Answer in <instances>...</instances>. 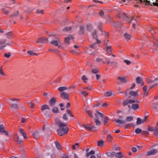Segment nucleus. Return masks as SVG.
<instances>
[{
	"label": "nucleus",
	"instance_id": "obj_36",
	"mask_svg": "<svg viewBox=\"0 0 158 158\" xmlns=\"http://www.w3.org/2000/svg\"><path fill=\"white\" fill-rule=\"evenodd\" d=\"M5 127L3 125H1L0 126V131L2 133L5 131Z\"/></svg>",
	"mask_w": 158,
	"mask_h": 158
},
{
	"label": "nucleus",
	"instance_id": "obj_53",
	"mask_svg": "<svg viewBox=\"0 0 158 158\" xmlns=\"http://www.w3.org/2000/svg\"><path fill=\"white\" fill-rule=\"evenodd\" d=\"M95 153V152L94 150H92L89 153H88L86 155L87 157H88L90 155L94 154Z\"/></svg>",
	"mask_w": 158,
	"mask_h": 158
},
{
	"label": "nucleus",
	"instance_id": "obj_10",
	"mask_svg": "<svg viewBox=\"0 0 158 158\" xmlns=\"http://www.w3.org/2000/svg\"><path fill=\"white\" fill-rule=\"evenodd\" d=\"M136 83L138 84H140L141 85H143V82L142 78L140 77H138L136 78Z\"/></svg>",
	"mask_w": 158,
	"mask_h": 158
},
{
	"label": "nucleus",
	"instance_id": "obj_57",
	"mask_svg": "<svg viewBox=\"0 0 158 158\" xmlns=\"http://www.w3.org/2000/svg\"><path fill=\"white\" fill-rule=\"evenodd\" d=\"M81 94L84 96H86L88 95V93L86 91H82L81 92Z\"/></svg>",
	"mask_w": 158,
	"mask_h": 158
},
{
	"label": "nucleus",
	"instance_id": "obj_20",
	"mask_svg": "<svg viewBox=\"0 0 158 158\" xmlns=\"http://www.w3.org/2000/svg\"><path fill=\"white\" fill-rule=\"evenodd\" d=\"M115 122L118 123V126L121 127V126H120L119 125L120 124H122L126 123V121L125 120H119V119H116L115 120Z\"/></svg>",
	"mask_w": 158,
	"mask_h": 158
},
{
	"label": "nucleus",
	"instance_id": "obj_42",
	"mask_svg": "<svg viewBox=\"0 0 158 158\" xmlns=\"http://www.w3.org/2000/svg\"><path fill=\"white\" fill-rule=\"evenodd\" d=\"M129 104L128 100L126 99L124 100L122 103L123 105V106H125Z\"/></svg>",
	"mask_w": 158,
	"mask_h": 158
},
{
	"label": "nucleus",
	"instance_id": "obj_9",
	"mask_svg": "<svg viewBox=\"0 0 158 158\" xmlns=\"http://www.w3.org/2000/svg\"><path fill=\"white\" fill-rule=\"evenodd\" d=\"M60 96L61 98L64 99L69 100V94L65 92L61 93L60 94Z\"/></svg>",
	"mask_w": 158,
	"mask_h": 158
},
{
	"label": "nucleus",
	"instance_id": "obj_63",
	"mask_svg": "<svg viewBox=\"0 0 158 158\" xmlns=\"http://www.w3.org/2000/svg\"><path fill=\"white\" fill-rule=\"evenodd\" d=\"M91 129H92L91 131H95L97 130V128L94 126H92Z\"/></svg>",
	"mask_w": 158,
	"mask_h": 158
},
{
	"label": "nucleus",
	"instance_id": "obj_40",
	"mask_svg": "<svg viewBox=\"0 0 158 158\" xmlns=\"http://www.w3.org/2000/svg\"><path fill=\"white\" fill-rule=\"evenodd\" d=\"M2 10L3 13L5 15H7L9 13V10H6L5 8H3L2 9Z\"/></svg>",
	"mask_w": 158,
	"mask_h": 158
},
{
	"label": "nucleus",
	"instance_id": "obj_24",
	"mask_svg": "<svg viewBox=\"0 0 158 158\" xmlns=\"http://www.w3.org/2000/svg\"><path fill=\"white\" fill-rule=\"evenodd\" d=\"M67 89L68 88L66 86H61L58 88V90L60 92H62Z\"/></svg>",
	"mask_w": 158,
	"mask_h": 158
},
{
	"label": "nucleus",
	"instance_id": "obj_15",
	"mask_svg": "<svg viewBox=\"0 0 158 158\" xmlns=\"http://www.w3.org/2000/svg\"><path fill=\"white\" fill-rule=\"evenodd\" d=\"M85 27L82 26H81L80 27V29L78 31V33L80 35H83L84 33Z\"/></svg>",
	"mask_w": 158,
	"mask_h": 158
},
{
	"label": "nucleus",
	"instance_id": "obj_45",
	"mask_svg": "<svg viewBox=\"0 0 158 158\" xmlns=\"http://www.w3.org/2000/svg\"><path fill=\"white\" fill-rule=\"evenodd\" d=\"M72 27H64L63 29V30L64 31H68L71 30L72 29Z\"/></svg>",
	"mask_w": 158,
	"mask_h": 158
},
{
	"label": "nucleus",
	"instance_id": "obj_3",
	"mask_svg": "<svg viewBox=\"0 0 158 158\" xmlns=\"http://www.w3.org/2000/svg\"><path fill=\"white\" fill-rule=\"evenodd\" d=\"M119 17H122L124 19L127 21L129 23H130L133 19V18L131 17V18L127 16L126 14L124 13H120L119 16Z\"/></svg>",
	"mask_w": 158,
	"mask_h": 158
},
{
	"label": "nucleus",
	"instance_id": "obj_52",
	"mask_svg": "<svg viewBox=\"0 0 158 158\" xmlns=\"http://www.w3.org/2000/svg\"><path fill=\"white\" fill-rule=\"evenodd\" d=\"M11 56V53L10 52H8L7 53H5L4 54V57L9 58Z\"/></svg>",
	"mask_w": 158,
	"mask_h": 158
},
{
	"label": "nucleus",
	"instance_id": "obj_41",
	"mask_svg": "<svg viewBox=\"0 0 158 158\" xmlns=\"http://www.w3.org/2000/svg\"><path fill=\"white\" fill-rule=\"evenodd\" d=\"M105 60L106 61L107 64L108 65L110 64H113L114 63L113 61H111L110 60H108L107 59H105Z\"/></svg>",
	"mask_w": 158,
	"mask_h": 158
},
{
	"label": "nucleus",
	"instance_id": "obj_51",
	"mask_svg": "<svg viewBox=\"0 0 158 158\" xmlns=\"http://www.w3.org/2000/svg\"><path fill=\"white\" fill-rule=\"evenodd\" d=\"M78 145V143H76L75 145H73L72 148L73 149H75L76 148H79Z\"/></svg>",
	"mask_w": 158,
	"mask_h": 158
},
{
	"label": "nucleus",
	"instance_id": "obj_1",
	"mask_svg": "<svg viewBox=\"0 0 158 158\" xmlns=\"http://www.w3.org/2000/svg\"><path fill=\"white\" fill-rule=\"evenodd\" d=\"M59 128L57 130L58 134L60 136L66 134L69 130V127H66L67 124L60 122L59 123Z\"/></svg>",
	"mask_w": 158,
	"mask_h": 158
},
{
	"label": "nucleus",
	"instance_id": "obj_44",
	"mask_svg": "<svg viewBox=\"0 0 158 158\" xmlns=\"http://www.w3.org/2000/svg\"><path fill=\"white\" fill-rule=\"evenodd\" d=\"M154 135L156 136H158V127H156L154 132Z\"/></svg>",
	"mask_w": 158,
	"mask_h": 158
},
{
	"label": "nucleus",
	"instance_id": "obj_47",
	"mask_svg": "<svg viewBox=\"0 0 158 158\" xmlns=\"http://www.w3.org/2000/svg\"><path fill=\"white\" fill-rule=\"evenodd\" d=\"M136 124L139 125L140 124L142 123V120L139 118H137V122H136Z\"/></svg>",
	"mask_w": 158,
	"mask_h": 158
},
{
	"label": "nucleus",
	"instance_id": "obj_26",
	"mask_svg": "<svg viewBox=\"0 0 158 158\" xmlns=\"http://www.w3.org/2000/svg\"><path fill=\"white\" fill-rule=\"evenodd\" d=\"M117 79L118 80H120L121 82L123 83H126L127 81L126 80V79L123 77H119L117 78Z\"/></svg>",
	"mask_w": 158,
	"mask_h": 158
},
{
	"label": "nucleus",
	"instance_id": "obj_55",
	"mask_svg": "<svg viewBox=\"0 0 158 158\" xmlns=\"http://www.w3.org/2000/svg\"><path fill=\"white\" fill-rule=\"evenodd\" d=\"M142 132V130L139 128H137L135 130V132L136 134H139Z\"/></svg>",
	"mask_w": 158,
	"mask_h": 158
},
{
	"label": "nucleus",
	"instance_id": "obj_23",
	"mask_svg": "<svg viewBox=\"0 0 158 158\" xmlns=\"http://www.w3.org/2000/svg\"><path fill=\"white\" fill-rule=\"evenodd\" d=\"M72 39H73V37L72 36H69L65 38V42L66 43L69 44L70 43L69 40Z\"/></svg>",
	"mask_w": 158,
	"mask_h": 158
},
{
	"label": "nucleus",
	"instance_id": "obj_35",
	"mask_svg": "<svg viewBox=\"0 0 158 158\" xmlns=\"http://www.w3.org/2000/svg\"><path fill=\"white\" fill-rule=\"evenodd\" d=\"M28 105L31 108H34V104L31 102H28Z\"/></svg>",
	"mask_w": 158,
	"mask_h": 158
},
{
	"label": "nucleus",
	"instance_id": "obj_61",
	"mask_svg": "<svg viewBox=\"0 0 158 158\" xmlns=\"http://www.w3.org/2000/svg\"><path fill=\"white\" fill-rule=\"evenodd\" d=\"M19 15V12L17 11L16 13H15L11 15H10V17L11 18H13L14 17L16 16H17Z\"/></svg>",
	"mask_w": 158,
	"mask_h": 158
},
{
	"label": "nucleus",
	"instance_id": "obj_46",
	"mask_svg": "<svg viewBox=\"0 0 158 158\" xmlns=\"http://www.w3.org/2000/svg\"><path fill=\"white\" fill-rule=\"evenodd\" d=\"M70 158H78V157L76 154L73 153L70 155Z\"/></svg>",
	"mask_w": 158,
	"mask_h": 158
},
{
	"label": "nucleus",
	"instance_id": "obj_31",
	"mask_svg": "<svg viewBox=\"0 0 158 158\" xmlns=\"http://www.w3.org/2000/svg\"><path fill=\"white\" fill-rule=\"evenodd\" d=\"M112 139V137L110 134H108L107 137V141L108 142H110Z\"/></svg>",
	"mask_w": 158,
	"mask_h": 158
},
{
	"label": "nucleus",
	"instance_id": "obj_32",
	"mask_svg": "<svg viewBox=\"0 0 158 158\" xmlns=\"http://www.w3.org/2000/svg\"><path fill=\"white\" fill-rule=\"evenodd\" d=\"M138 91L137 90L136 92H134L133 91L130 92L129 93L132 96H137V93L138 92Z\"/></svg>",
	"mask_w": 158,
	"mask_h": 158
},
{
	"label": "nucleus",
	"instance_id": "obj_2",
	"mask_svg": "<svg viewBox=\"0 0 158 158\" xmlns=\"http://www.w3.org/2000/svg\"><path fill=\"white\" fill-rule=\"evenodd\" d=\"M158 81V77L155 78L154 80H151L149 79H148L146 81L149 84V86L150 87V89H151L155 86L158 85V84L156 83Z\"/></svg>",
	"mask_w": 158,
	"mask_h": 158
},
{
	"label": "nucleus",
	"instance_id": "obj_7",
	"mask_svg": "<svg viewBox=\"0 0 158 158\" xmlns=\"http://www.w3.org/2000/svg\"><path fill=\"white\" fill-rule=\"evenodd\" d=\"M92 35L93 38L96 39L97 43H101L100 40H99L98 39V35L96 31L94 30L92 32Z\"/></svg>",
	"mask_w": 158,
	"mask_h": 158
},
{
	"label": "nucleus",
	"instance_id": "obj_58",
	"mask_svg": "<svg viewBox=\"0 0 158 158\" xmlns=\"http://www.w3.org/2000/svg\"><path fill=\"white\" fill-rule=\"evenodd\" d=\"M112 94V93L110 91H108L105 94V95L106 96L108 97L111 96Z\"/></svg>",
	"mask_w": 158,
	"mask_h": 158
},
{
	"label": "nucleus",
	"instance_id": "obj_27",
	"mask_svg": "<svg viewBox=\"0 0 158 158\" xmlns=\"http://www.w3.org/2000/svg\"><path fill=\"white\" fill-rule=\"evenodd\" d=\"M131 108L134 110H136L139 108V105L138 104H133L131 105Z\"/></svg>",
	"mask_w": 158,
	"mask_h": 158
},
{
	"label": "nucleus",
	"instance_id": "obj_64",
	"mask_svg": "<svg viewBox=\"0 0 158 158\" xmlns=\"http://www.w3.org/2000/svg\"><path fill=\"white\" fill-rule=\"evenodd\" d=\"M66 111L67 113L68 114H69L70 115V116L72 117H73V115L71 113L70 111L69 110H67Z\"/></svg>",
	"mask_w": 158,
	"mask_h": 158
},
{
	"label": "nucleus",
	"instance_id": "obj_38",
	"mask_svg": "<svg viewBox=\"0 0 158 158\" xmlns=\"http://www.w3.org/2000/svg\"><path fill=\"white\" fill-rule=\"evenodd\" d=\"M55 144L56 145V147L58 149H61V146L57 141L55 142Z\"/></svg>",
	"mask_w": 158,
	"mask_h": 158
},
{
	"label": "nucleus",
	"instance_id": "obj_62",
	"mask_svg": "<svg viewBox=\"0 0 158 158\" xmlns=\"http://www.w3.org/2000/svg\"><path fill=\"white\" fill-rule=\"evenodd\" d=\"M123 61L124 62H125L126 63V64L127 65L130 64L131 63V62L129 60H124Z\"/></svg>",
	"mask_w": 158,
	"mask_h": 158
},
{
	"label": "nucleus",
	"instance_id": "obj_25",
	"mask_svg": "<svg viewBox=\"0 0 158 158\" xmlns=\"http://www.w3.org/2000/svg\"><path fill=\"white\" fill-rule=\"evenodd\" d=\"M32 135L35 138H38L39 137V132L36 131L32 133Z\"/></svg>",
	"mask_w": 158,
	"mask_h": 158
},
{
	"label": "nucleus",
	"instance_id": "obj_56",
	"mask_svg": "<svg viewBox=\"0 0 158 158\" xmlns=\"http://www.w3.org/2000/svg\"><path fill=\"white\" fill-rule=\"evenodd\" d=\"M155 127L148 126V130L149 131H153L154 132Z\"/></svg>",
	"mask_w": 158,
	"mask_h": 158
},
{
	"label": "nucleus",
	"instance_id": "obj_12",
	"mask_svg": "<svg viewBox=\"0 0 158 158\" xmlns=\"http://www.w3.org/2000/svg\"><path fill=\"white\" fill-rule=\"evenodd\" d=\"M10 106L12 110L18 109L19 107L18 105L15 103H11L10 104Z\"/></svg>",
	"mask_w": 158,
	"mask_h": 158
},
{
	"label": "nucleus",
	"instance_id": "obj_54",
	"mask_svg": "<svg viewBox=\"0 0 158 158\" xmlns=\"http://www.w3.org/2000/svg\"><path fill=\"white\" fill-rule=\"evenodd\" d=\"M36 13L38 14H43L44 13V10H40L39 9H37L36 10Z\"/></svg>",
	"mask_w": 158,
	"mask_h": 158
},
{
	"label": "nucleus",
	"instance_id": "obj_50",
	"mask_svg": "<svg viewBox=\"0 0 158 158\" xmlns=\"http://www.w3.org/2000/svg\"><path fill=\"white\" fill-rule=\"evenodd\" d=\"M109 121L108 118L107 117H105L104 118V122L103 123L104 125H105L106 123H107Z\"/></svg>",
	"mask_w": 158,
	"mask_h": 158
},
{
	"label": "nucleus",
	"instance_id": "obj_17",
	"mask_svg": "<svg viewBox=\"0 0 158 158\" xmlns=\"http://www.w3.org/2000/svg\"><path fill=\"white\" fill-rule=\"evenodd\" d=\"M19 132L20 133H21L22 135L23 136V138L24 139H26L27 138V134L26 133L23 131V129L22 128H20L19 129Z\"/></svg>",
	"mask_w": 158,
	"mask_h": 158
},
{
	"label": "nucleus",
	"instance_id": "obj_48",
	"mask_svg": "<svg viewBox=\"0 0 158 158\" xmlns=\"http://www.w3.org/2000/svg\"><path fill=\"white\" fill-rule=\"evenodd\" d=\"M83 127H84L87 129L89 131H92V129H91V127L89 126L88 125L86 126L84 125H83Z\"/></svg>",
	"mask_w": 158,
	"mask_h": 158
},
{
	"label": "nucleus",
	"instance_id": "obj_34",
	"mask_svg": "<svg viewBox=\"0 0 158 158\" xmlns=\"http://www.w3.org/2000/svg\"><path fill=\"white\" fill-rule=\"evenodd\" d=\"M52 111L55 113H58L59 112L58 108L56 107H53L52 109Z\"/></svg>",
	"mask_w": 158,
	"mask_h": 158
},
{
	"label": "nucleus",
	"instance_id": "obj_30",
	"mask_svg": "<svg viewBox=\"0 0 158 158\" xmlns=\"http://www.w3.org/2000/svg\"><path fill=\"white\" fill-rule=\"evenodd\" d=\"M106 48L107 53L109 54H111L112 52V50L111 49V47L110 46H107Z\"/></svg>",
	"mask_w": 158,
	"mask_h": 158
},
{
	"label": "nucleus",
	"instance_id": "obj_60",
	"mask_svg": "<svg viewBox=\"0 0 158 158\" xmlns=\"http://www.w3.org/2000/svg\"><path fill=\"white\" fill-rule=\"evenodd\" d=\"M92 72L94 73H97L99 72V71L97 69H93L92 70Z\"/></svg>",
	"mask_w": 158,
	"mask_h": 158
},
{
	"label": "nucleus",
	"instance_id": "obj_37",
	"mask_svg": "<svg viewBox=\"0 0 158 158\" xmlns=\"http://www.w3.org/2000/svg\"><path fill=\"white\" fill-rule=\"evenodd\" d=\"M27 53L30 56H33L37 55L36 53L33 52V51L31 50L28 51L27 52Z\"/></svg>",
	"mask_w": 158,
	"mask_h": 158
},
{
	"label": "nucleus",
	"instance_id": "obj_28",
	"mask_svg": "<svg viewBox=\"0 0 158 158\" xmlns=\"http://www.w3.org/2000/svg\"><path fill=\"white\" fill-rule=\"evenodd\" d=\"M98 146L99 147H102L104 145V142L102 140H101L97 142Z\"/></svg>",
	"mask_w": 158,
	"mask_h": 158
},
{
	"label": "nucleus",
	"instance_id": "obj_16",
	"mask_svg": "<svg viewBox=\"0 0 158 158\" xmlns=\"http://www.w3.org/2000/svg\"><path fill=\"white\" fill-rule=\"evenodd\" d=\"M58 155L61 158H70V155L67 156L66 154L62 153H59Z\"/></svg>",
	"mask_w": 158,
	"mask_h": 158
},
{
	"label": "nucleus",
	"instance_id": "obj_21",
	"mask_svg": "<svg viewBox=\"0 0 158 158\" xmlns=\"http://www.w3.org/2000/svg\"><path fill=\"white\" fill-rule=\"evenodd\" d=\"M124 37L126 40H128L131 39V35L127 33H125L124 34Z\"/></svg>",
	"mask_w": 158,
	"mask_h": 158
},
{
	"label": "nucleus",
	"instance_id": "obj_5",
	"mask_svg": "<svg viewBox=\"0 0 158 158\" xmlns=\"http://www.w3.org/2000/svg\"><path fill=\"white\" fill-rule=\"evenodd\" d=\"M50 107L49 106L47 105H44L42 106L41 107V110L42 112L44 113V115H46L47 114V112L46 113L44 111L46 110H49Z\"/></svg>",
	"mask_w": 158,
	"mask_h": 158
},
{
	"label": "nucleus",
	"instance_id": "obj_11",
	"mask_svg": "<svg viewBox=\"0 0 158 158\" xmlns=\"http://www.w3.org/2000/svg\"><path fill=\"white\" fill-rule=\"evenodd\" d=\"M56 102V98H52L49 101L50 105L52 106L55 105Z\"/></svg>",
	"mask_w": 158,
	"mask_h": 158
},
{
	"label": "nucleus",
	"instance_id": "obj_59",
	"mask_svg": "<svg viewBox=\"0 0 158 158\" xmlns=\"http://www.w3.org/2000/svg\"><path fill=\"white\" fill-rule=\"evenodd\" d=\"M20 99L19 98H11L10 99V100L14 102L15 101H19L20 100Z\"/></svg>",
	"mask_w": 158,
	"mask_h": 158
},
{
	"label": "nucleus",
	"instance_id": "obj_13",
	"mask_svg": "<svg viewBox=\"0 0 158 158\" xmlns=\"http://www.w3.org/2000/svg\"><path fill=\"white\" fill-rule=\"evenodd\" d=\"M150 88L148 89V87L146 86H144L143 88V89L144 93V96H147L148 94V92L150 89Z\"/></svg>",
	"mask_w": 158,
	"mask_h": 158
},
{
	"label": "nucleus",
	"instance_id": "obj_8",
	"mask_svg": "<svg viewBox=\"0 0 158 158\" xmlns=\"http://www.w3.org/2000/svg\"><path fill=\"white\" fill-rule=\"evenodd\" d=\"M51 44L54 45L55 46H60V42L59 39L56 40H53L51 42Z\"/></svg>",
	"mask_w": 158,
	"mask_h": 158
},
{
	"label": "nucleus",
	"instance_id": "obj_19",
	"mask_svg": "<svg viewBox=\"0 0 158 158\" xmlns=\"http://www.w3.org/2000/svg\"><path fill=\"white\" fill-rule=\"evenodd\" d=\"M106 154L108 157L112 158L115 156V152H106Z\"/></svg>",
	"mask_w": 158,
	"mask_h": 158
},
{
	"label": "nucleus",
	"instance_id": "obj_43",
	"mask_svg": "<svg viewBox=\"0 0 158 158\" xmlns=\"http://www.w3.org/2000/svg\"><path fill=\"white\" fill-rule=\"evenodd\" d=\"M133 119V118L131 116L127 117L126 119V122H130L132 121Z\"/></svg>",
	"mask_w": 158,
	"mask_h": 158
},
{
	"label": "nucleus",
	"instance_id": "obj_29",
	"mask_svg": "<svg viewBox=\"0 0 158 158\" xmlns=\"http://www.w3.org/2000/svg\"><path fill=\"white\" fill-rule=\"evenodd\" d=\"M98 43H95L92 44H91L90 46V48L95 49L97 48L98 46Z\"/></svg>",
	"mask_w": 158,
	"mask_h": 158
},
{
	"label": "nucleus",
	"instance_id": "obj_39",
	"mask_svg": "<svg viewBox=\"0 0 158 158\" xmlns=\"http://www.w3.org/2000/svg\"><path fill=\"white\" fill-rule=\"evenodd\" d=\"M96 62H102L103 63H105V62L103 61V60L102 58H98L96 60Z\"/></svg>",
	"mask_w": 158,
	"mask_h": 158
},
{
	"label": "nucleus",
	"instance_id": "obj_14",
	"mask_svg": "<svg viewBox=\"0 0 158 158\" xmlns=\"http://www.w3.org/2000/svg\"><path fill=\"white\" fill-rule=\"evenodd\" d=\"M115 156L116 158H122L124 157V155L121 152L115 153Z\"/></svg>",
	"mask_w": 158,
	"mask_h": 158
},
{
	"label": "nucleus",
	"instance_id": "obj_6",
	"mask_svg": "<svg viewBox=\"0 0 158 158\" xmlns=\"http://www.w3.org/2000/svg\"><path fill=\"white\" fill-rule=\"evenodd\" d=\"M157 152V150L156 149H154L146 153V156H148L151 155H155Z\"/></svg>",
	"mask_w": 158,
	"mask_h": 158
},
{
	"label": "nucleus",
	"instance_id": "obj_49",
	"mask_svg": "<svg viewBox=\"0 0 158 158\" xmlns=\"http://www.w3.org/2000/svg\"><path fill=\"white\" fill-rule=\"evenodd\" d=\"M85 111L92 118H93V115L90 110H85Z\"/></svg>",
	"mask_w": 158,
	"mask_h": 158
},
{
	"label": "nucleus",
	"instance_id": "obj_33",
	"mask_svg": "<svg viewBox=\"0 0 158 158\" xmlns=\"http://www.w3.org/2000/svg\"><path fill=\"white\" fill-rule=\"evenodd\" d=\"M94 121L97 126H100L101 125V122L98 119L96 118H94Z\"/></svg>",
	"mask_w": 158,
	"mask_h": 158
},
{
	"label": "nucleus",
	"instance_id": "obj_22",
	"mask_svg": "<svg viewBox=\"0 0 158 158\" xmlns=\"http://www.w3.org/2000/svg\"><path fill=\"white\" fill-rule=\"evenodd\" d=\"M95 115L96 118L98 117V115H99L102 118H103L104 117V114L100 112L98 110H97L96 111V112L95 113Z\"/></svg>",
	"mask_w": 158,
	"mask_h": 158
},
{
	"label": "nucleus",
	"instance_id": "obj_4",
	"mask_svg": "<svg viewBox=\"0 0 158 158\" xmlns=\"http://www.w3.org/2000/svg\"><path fill=\"white\" fill-rule=\"evenodd\" d=\"M48 42V38L43 37L39 38L36 41V43H45Z\"/></svg>",
	"mask_w": 158,
	"mask_h": 158
},
{
	"label": "nucleus",
	"instance_id": "obj_18",
	"mask_svg": "<svg viewBox=\"0 0 158 158\" xmlns=\"http://www.w3.org/2000/svg\"><path fill=\"white\" fill-rule=\"evenodd\" d=\"M14 140L18 144H21L22 142L21 139H20L18 135H17L16 137L14 138Z\"/></svg>",
	"mask_w": 158,
	"mask_h": 158
}]
</instances>
